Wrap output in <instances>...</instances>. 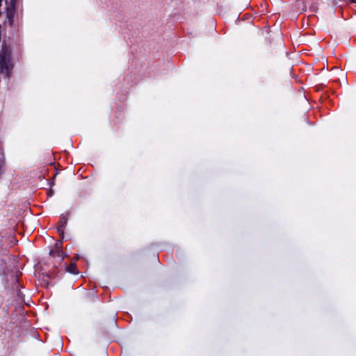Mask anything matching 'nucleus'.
<instances>
[{
  "label": "nucleus",
  "mask_w": 356,
  "mask_h": 356,
  "mask_svg": "<svg viewBox=\"0 0 356 356\" xmlns=\"http://www.w3.org/2000/svg\"><path fill=\"white\" fill-rule=\"evenodd\" d=\"M68 216H69V212H67L65 213L61 214L60 216V220H59L58 226L57 227V230H58V232L59 233L60 236L62 238V239H63V238H64V233H65L64 231H65V228L67 224Z\"/></svg>",
  "instance_id": "7ed1b4c3"
},
{
  "label": "nucleus",
  "mask_w": 356,
  "mask_h": 356,
  "mask_svg": "<svg viewBox=\"0 0 356 356\" xmlns=\"http://www.w3.org/2000/svg\"><path fill=\"white\" fill-rule=\"evenodd\" d=\"M65 271L73 275L79 274V271L76 267V264L74 262H72L70 264L66 266Z\"/></svg>",
  "instance_id": "423d86ee"
},
{
  "label": "nucleus",
  "mask_w": 356,
  "mask_h": 356,
  "mask_svg": "<svg viewBox=\"0 0 356 356\" xmlns=\"http://www.w3.org/2000/svg\"><path fill=\"white\" fill-rule=\"evenodd\" d=\"M49 254L53 258L58 257L60 261H62L65 258L64 252L62 250L61 245L58 243H56L55 244L54 248L50 250Z\"/></svg>",
  "instance_id": "20e7f679"
},
{
  "label": "nucleus",
  "mask_w": 356,
  "mask_h": 356,
  "mask_svg": "<svg viewBox=\"0 0 356 356\" xmlns=\"http://www.w3.org/2000/svg\"><path fill=\"white\" fill-rule=\"evenodd\" d=\"M350 2H352V3H355V2H356V1H355V0H350Z\"/></svg>",
  "instance_id": "6e6552de"
},
{
  "label": "nucleus",
  "mask_w": 356,
  "mask_h": 356,
  "mask_svg": "<svg viewBox=\"0 0 356 356\" xmlns=\"http://www.w3.org/2000/svg\"><path fill=\"white\" fill-rule=\"evenodd\" d=\"M15 3L10 1V5L6 9V22L10 27H14V17L15 15Z\"/></svg>",
  "instance_id": "f03ea898"
},
{
  "label": "nucleus",
  "mask_w": 356,
  "mask_h": 356,
  "mask_svg": "<svg viewBox=\"0 0 356 356\" xmlns=\"http://www.w3.org/2000/svg\"><path fill=\"white\" fill-rule=\"evenodd\" d=\"M13 67L12 49L9 44L3 42L0 50V74L5 72L8 76Z\"/></svg>",
  "instance_id": "f257e3e1"
},
{
  "label": "nucleus",
  "mask_w": 356,
  "mask_h": 356,
  "mask_svg": "<svg viewBox=\"0 0 356 356\" xmlns=\"http://www.w3.org/2000/svg\"><path fill=\"white\" fill-rule=\"evenodd\" d=\"M12 3H16L17 0H10Z\"/></svg>",
  "instance_id": "0eeeda50"
},
{
  "label": "nucleus",
  "mask_w": 356,
  "mask_h": 356,
  "mask_svg": "<svg viewBox=\"0 0 356 356\" xmlns=\"http://www.w3.org/2000/svg\"><path fill=\"white\" fill-rule=\"evenodd\" d=\"M6 165V158L3 151V147L1 143H0V176L4 173V168Z\"/></svg>",
  "instance_id": "39448f33"
},
{
  "label": "nucleus",
  "mask_w": 356,
  "mask_h": 356,
  "mask_svg": "<svg viewBox=\"0 0 356 356\" xmlns=\"http://www.w3.org/2000/svg\"><path fill=\"white\" fill-rule=\"evenodd\" d=\"M2 1H3V0H0V7H1V5H2Z\"/></svg>",
  "instance_id": "1a4fd4ad"
}]
</instances>
